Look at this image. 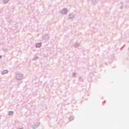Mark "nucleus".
<instances>
[{
    "label": "nucleus",
    "mask_w": 129,
    "mask_h": 129,
    "mask_svg": "<svg viewBox=\"0 0 129 129\" xmlns=\"http://www.w3.org/2000/svg\"><path fill=\"white\" fill-rule=\"evenodd\" d=\"M22 78H23V76H22V75L17 74L16 75V79H17V80H21V79H22Z\"/></svg>",
    "instance_id": "obj_1"
},
{
    "label": "nucleus",
    "mask_w": 129,
    "mask_h": 129,
    "mask_svg": "<svg viewBox=\"0 0 129 129\" xmlns=\"http://www.w3.org/2000/svg\"><path fill=\"white\" fill-rule=\"evenodd\" d=\"M67 13V10L66 9H63L61 11V14H66Z\"/></svg>",
    "instance_id": "obj_2"
},
{
    "label": "nucleus",
    "mask_w": 129,
    "mask_h": 129,
    "mask_svg": "<svg viewBox=\"0 0 129 129\" xmlns=\"http://www.w3.org/2000/svg\"><path fill=\"white\" fill-rule=\"evenodd\" d=\"M69 18V19H73V18H74V16H73V14H70Z\"/></svg>",
    "instance_id": "obj_3"
},
{
    "label": "nucleus",
    "mask_w": 129,
    "mask_h": 129,
    "mask_svg": "<svg viewBox=\"0 0 129 129\" xmlns=\"http://www.w3.org/2000/svg\"><path fill=\"white\" fill-rule=\"evenodd\" d=\"M36 47L37 48L39 47H41V43H37L36 45Z\"/></svg>",
    "instance_id": "obj_4"
},
{
    "label": "nucleus",
    "mask_w": 129,
    "mask_h": 129,
    "mask_svg": "<svg viewBox=\"0 0 129 129\" xmlns=\"http://www.w3.org/2000/svg\"><path fill=\"white\" fill-rule=\"evenodd\" d=\"M13 113H14V112L13 111H9V115H12V114H13Z\"/></svg>",
    "instance_id": "obj_5"
},
{
    "label": "nucleus",
    "mask_w": 129,
    "mask_h": 129,
    "mask_svg": "<svg viewBox=\"0 0 129 129\" xmlns=\"http://www.w3.org/2000/svg\"><path fill=\"white\" fill-rule=\"evenodd\" d=\"M4 73H3V74H6L8 73V71L5 70V71H4Z\"/></svg>",
    "instance_id": "obj_6"
},
{
    "label": "nucleus",
    "mask_w": 129,
    "mask_h": 129,
    "mask_svg": "<svg viewBox=\"0 0 129 129\" xmlns=\"http://www.w3.org/2000/svg\"><path fill=\"white\" fill-rule=\"evenodd\" d=\"M8 2H9V0H4V3L5 4H7V3H8Z\"/></svg>",
    "instance_id": "obj_7"
},
{
    "label": "nucleus",
    "mask_w": 129,
    "mask_h": 129,
    "mask_svg": "<svg viewBox=\"0 0 129 129\" xmlns=\"http://www.w3.org/2000/svg\"><path fill=\"white\" fill-rule=\"evenodd\" d=\"M0 58H2V56H0Z\"/></svg>",
    "instance_id": "obj_8"
}]
</instances>
